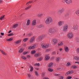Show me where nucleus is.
Returning <instances> with one entry per match:
<instances>
[{"mask_svg":"<svg viewBox=\"0 0 79 79\" xmlns=\"http://www.w3.org/2000/svg\"><path fill=\"white\" fill-rule=\"evenodd\" d=\"M36 48V45H34L32 46H30L28 47L29 50H32V49H34V48Z\"/></svg>","mask_w":79,"mask_h":79,"instance_id":"12","label":"nucleus"},{"mask_svg":"<svg viewBox=\"0 0 79 79\" xmlns=\"http://www.w3.org/2000/svg\"><path fill=\"white\" fill-rule=\"evenodd\" d=\"M45 59V60H48L50 59V56L48 55H46Z\"/></svg>","mask_w":79,"mask_h":79,"instance_id":"16","label":"nucleus"},{"mask_svg":"<svg viewBox=\"0 0 79 79\" xmlns=\"http://www.w3.org/2000/svg\"><path fill=\"white\" fill-rule=\"evenodd\" d=\"M69 72H70L69 73H70V74H73L74 73V71L73 70H71Z\"/></svg>","mask_w":79,"mask_h":79,"instance_id":"49","label":"nucleus"},{"mask_svg":"<svg viewBox=\"0 0 79 79\" xmlns=\"http://www.w3.org/2000/svg\"><path fill=\"white\" fill-rule=\"evenodd\" d=\"M24 50V49L23 48H20V49L19 51V52L20 53H22L23 52V51Z\"/></svg>","mask_w":79,"mask_h":79,"instance_id":"21","label":"nucleus"},{"mask_svg":"<svg viewBox=\"0 0 79 79\" xmlns=\"http://www.w3.org/2000/svg\"><path fill=\"white\" fill-rule=\"evenodd\" d=\"M69 16V13H67L64 15L65 17H68Z\"/></svg>","mask_w":79,"mask_h":79,"instance_id":"39","label":"nucleus"},{"mask_svg":"<svg viewBox=\"0 0 79 79\" xmlns=\"http://www.w3.org/2000/svg\"><path fill=\"white\" fill-rule=\"evenodd\" d=\"M32 35V34L31 33H29L27 34V36H31Z\"/></svg>","mask_w":79,"mask_h":79,"instance_id":"45","label":"nucleus"},{"mask_svg":"<svg viewBox=\"0 0 79 79\" xmlns=\"http://www.w3.org/2000/svg\"><path fill=\"white\" fill-rule=\"evenodd\" d=\"M62 50H63V49H62V48H60V51H62Z\"/></svg>","mask_w":79,"mask_h":79,"instance_id":"61","label":"nucleus"},{"mask_svg":"<svg viewBox=\"0 0 79 79\" xmlns=\"http://www.w3.org/2000/svg\"><path fill=\"white\" fill-rule=\"evenodd\" d=\"M30 21H31L30 20H28L27 21V26H29V24H30Z\"/></svg>","mask_w":79,"mask_h":79,"instance_id":"26","label":"nucleus"},{"mask_svg":"<svg viewBox=\"0 0 79 79\" xmlns=\"http://www.w3.org/2000/svg\"><path fill=\"white\" fill-rule=\"evenodd\" d=\"M29 3H32V1H30L29 2Z\"/></svg>","mask_w":79,"mask_h":79,"instance_id":"63","label":"nucleus"},{"mask_svg":"<svg viewBox=\"0 0 79 79\" xmlns=\"http://www.w3.org/2000/svg\"><path fill=\"white\" fill-rule=\"evenodd\" d=\"M38 27L39 28H42V27H44V25L42 24H41L38 25Z\"/></svg>","mask_w":79,"mask_h":79,"instance_id":"20","label":"nucleus"},{"mask_svg":"<svg viewBox=\"0 0 79 79\" xmlns=\"http://www.w3.org/2000/svg\"><path fill=\"white\" fill-rule=\"evenodd\" d=\"M29 40V39L28 38H25L23 40V42H26L27 40Z\"/></svg>","mask_w":79,"mask_h":79,"instance_id":"23","label":"nucleus"},{"mask_svg":"<svg viewBox=\"0 0 79 79\" xmlns=\"http://www.w3.org/2000/svg\"><path fill=\"white\" fill-rule=\"evenodd\" d=\"M31 54L33 55L35 53V50H33L31 52Z\"/></svg>","mask_w":79,"mask_h":79,"instance_id":"33","label":"nucleus"},{"mask_svg":"<svg viewBox=\"0 0 79 79\" xmlns=\"http://www.w3.org/2000/svg\"><path fill=\"white\" fill-rule=\"evenodd\" d=\"M64 11V9L63 8L60 9L58 10V14H61Z\"/></svg>","mask_w":79,"mask_h":79,"instance_id":"8","label":"nucleus"},{"mask_svg":"<svg viewBox=\"0 0 79 79\" xmlns=\"http://www.w3.org/2000/svg\"><path fill=\"white\" fill-rule=\"evenodd\" d=\"M46 38V35H42V36H40L38 38V40L40 41H41V40H42V39H44V38Z\"/></svg>","mask_w":79,"mask_h":79,"instance_id":"9","label":"nucleus"},{"mask_svg":"<svg viewBox=\"0 0 79 79\" xmlns=\"http://www.w3.org/2000/svg\"><path fill=\"white\" fill-rule=\"evenodd\" d=\"M48 71H49V72H52V71H53V69L49 68L48 69Z\"/></svg>","mask_w":79,"mask_h":79,"instance_id":"30","label":"nucleus"},{"mask_svg":"<svg viewBox=\"0 0 79 79\" xmlns=\"http://www.w3.org/2000/svg\"><path fill=\"white\" fill-rule=\"evenodd\" d=\"M64 24V21H60L58 23V25L60 26H63Z\"/></svg>","mask_w":79,"mask_h":79,"instance_id":"10","label":"nucleus"},{"mask_svg":"<svg viewBox=\"0 0 79 79\" xmlns=\"http://www.w3.org/2000/svg\"><path fill=\"white\" fill-rule=\"evenodd\" d=\"M56 54V52H54L52 53V55H55Z\"/></svg>","mask_w":79,"mask_h":79,"instance_id":"52","label":"nucleus"},{"mask_svg":"<svg viewBox=\"0 0 79 79\" xmlns=\"http://www.w3.org/2000/svg\"><path fill=\"white\" fill-rule=\"evenodd\" d=\"M35 75H36V76H39V72H37V71H35Z\"/></svg>","mask_w":79,"mask_h":79,"instance_id":"31","label":"nucleus"},{"mask_svg":"<svg viewBox=\"0 0 79 79\" xmlns=\"http://www.w3.org/2000/svg\"><path fill=\"white\" fill-rule=\"evenodd\" d=\"M56 32V29L54 27L52 28L49 30L48 34L52 35V34H54Z\"/></svg>","mask_w":79,"mask_h":79,"instance_id":"2","label":"nucleus"},{"mask_svg":"<svg viewBox=\"0 0 79 79\" xmlns=\"http://www.w3.org/2000/svg\"><path fill=\"white\" fill-rule=\"evenodd\" d=\"M10 32H11V31L10 30V31H9L8 33H10Z\"/></svg>","mask_w":79,"mask_h":79,"instance_id":"62","label":"nucleus"},{"mask_svg":"<svg viewBox=\"0 0 79 79\" xmlns=\"http://www.w3.org/2000/svg\"><path fill=\"white\" fill-rule=\"evenodd\" d=\"M75 39H76V42H79V38L77 37V38H76Z\"/></svg>","mask_w":79,"mask_h":79,"instance_id":"37","label":"nucleus"},{"mask_svg":"<svg viewBox=\"0 0 79 79\" xmlns=\"http://www.w3.org/2000/svg\"><path fill=\"white\" fill-rule=\"evenodd\" d=\"M72 78V77L69 76L66 78V79H71Z\"/></svg>","mask_w":79,"mask_h":79,"instance_id":"46","label":"nucleus"},{"mask_svg":"<svg viewBox=\"0 0 79 79\" xmlns=\"http://www.w3.org/2000/svg\"><path fill=\"white\" fill-rule=\"evenodd\" d=\"M70 72H68L66 73V74H65V75H66V74H70V73H69Z\"/></svg>","mask_w":79,"mask_h":79,"instance_id":"51","label":"nucleus"},{"mask_svg":"<svg viewBox=\"0 0 79 79\" xmlns=\"http://www.w3.org/2000/svg\"><path fill=\"white\" fill-rule=\"evenodd\" d=\"M42 16H43V14H41L39 15H38V16L40 17Z\"/></svg>","mask_w":79,"mask_h":79,"instance_id":"50","label":"nucleus"},{"mask_svg":"<svg viewBox=\"0 0 79 79\" xmlns=\"http://www.w3.org/2000/svg\"><path fill=\"white\" fill-rule=\"evenodd\" d=\"M41 47L43 48H47L49 47V44L43 43L41 44Z\"/></svg>","mask_w":79,"mask_h":79,"instance_id":"5","label":"nucleus"},{"mask_svg":"<svg viewBox=\"0 0 79 79\" xmlns=\"http://www.w3.org/2000/svg\"><path fill=\"white\" fill-rule=\"evenodd\" d=\"M72 68L73 69H76V68H77V67L76 66L74 65L72 66Z\"/></svg>","mask_w":79,"mask_h":79,"instance_id":"43","label":"nucleus"},{"mask_svg":"<svg viewBox=\"0 0 79 79\" xmlns=\"http://www.w3.org/2000/svg\"><path fill=\"white\" fill-rule=\"evenodd\" d=\"M31 6H30L29 7H27L26 8L25 10H29V8H31Z\"/></svg>","mask_w":79,"mask_h":79,"instance_id":"44","label":"nucleus"},{"mask_svg":"<svg viewBox=\"0 0 79 79\" xmlns=\"http://www.w3.org/2000/svg\"><path fill=\"white\" fill-rule=\"evenodd\" d=\"M53 22L52 18L50 17H48L45 21L46 24H50Z\"/></svg>","mask_w":79,"mask_h":79,"instance_id":"1","label":"nucleus"},{"mask_svg":"<svg viewBox=\"0 0 79 79\" xmlns=\"http://www.w3.org/2000/svg\"><path fill=\"white\" fill-rule=\"evenodd\" d=\"M62 2L63 3L66 2L67 4H69L72 3V0H62Z\"/></svg>","mask_w":79,"mask_h":79,"instance_id":"6","label":"nucleus"},{"mask_svg":"<svg viewBox=\"0 0 79 79\" xmlns=\"http://www.w3.org/2000/svg\"><path fill=\"white\" fill-rule=\"evenodd\" d=\"M32 26H35L36 25V20H34L32 23Z\"/></svg>","mask_w":79,"mask_h":79,"instance_id":"15","label":"nucleus"},{"mask_svg":"<svg viewBox=\"0 0 79 79\" xmlns=\"http://www.w3.org/2000/svg\"><path fill=\"white\" fill-rule=\"evenodd\" d=\"M70 65H71V64L69 62L67 63L66 64V66H70Z\"/></svg>","mask_w":79,"mask_h":79,"instance_id":"41","label":"nucleus"},{"mask_svg":"<svg viewBox=\"0 0 79 79\" xmlns=\"http://www.w3.org/2000/svg\"><path fill=\"white\" fill-rule=\"evenodd\" d=\"M60 69H61L60 68H58L57 69V70H60Z\"/></svg>","mask_w":79,"mask_h":79,"instance_id":"59","label":"nucleus"},{"mask_svg":"<svg viewBox=\"0 0 79 79\" xmlns=\"http://www.w3.org/2000/svg\"><path fill=\"white\" fill-rule=\"evenodd\" d=\"M75 63H76L77 64H79V62H75Z\"/></svg>","mask_w":79,"mask_h":79,"instance_id":"58","label":"nucleus"},{"mask_svg":"<svg viewBox=\"0 0 79 79\" xmlns=\"http://www.w3.org/2000/svg\"><path fill=\"white\" fill-rule=\"evenodd\" d=\"M0 52L2 53L3 55H6V53L5 52H4L3 50H0Z\"/></svg>","mask_w":79,"mask_h":79,"instance_id":"25","label":"nucleus"},{"mask_svg":"<svg viewBox=\"0 0 79 79\" xmlns=\"http://www.w3.org/2000/svg\"><path fill=\"white\" fill-rule=\"evenodd\" d=\"M53 63H49V64L48 65V67L49 68H52V67L53 66Z\"/></svg>","mask_w":79,"mask_h":79,"instance_id":"18","label":"nucleus"},{"mask_svg":"<svg viewBox=\"0 0 79 79\" xmlns=\"http://www.w3.org/2000/svg\"><path fill=\"white\" fill-rule=\"evenodd\" d=\"M52 42H53V44H54V45H56V44H57L58 41H57V40L56 39H53L52 40Z\"/></svg>","mask_w":79,"mask_h":79,"instance_id":"13","label":"nucleus"},{"mask_svg":"<svg viewBox=\"0 0 79 79\" xmlns=\"http://www.w3.org/2000/svg\"><path fill=\"white\" fill-rule=\"evenodd\" d=\"M30 71H31V72H32V71H33V69H34V68H33V67L32 66H30Z\"/></svg>","mask_w":79,"mask_h":79,"instance_id":"28","label":"nucleus"},{"mask_svg":"<svg viewBox=\"0 0 79 79\" xmlns=\"http://www.w3.org/2000/svg\"><path fill=\"white\" fill-rule=\"evenodd\" d=\"M1 34L2 35H4V33H2V32L1 33Z\"/></svg>","mask_w":79,"mask_h":79,"instance_id":"54","label":"nucleus"},{"mask_svg":"<svg viewBox=\"0 0 79 79\" xmlns=\"http://www.w3.org/2000/svg\"><path fill=\"white\" fill-rule=\"evenodd\" d=\"M67 37L69 39H72L73 37V34L72 33H69L67 34Z\"/></svg>","mask_w":79,"mask_h":79,"instance_id":"7","label":"nucleus"},{"mask_svg":"<svg viewBox=\"0 0 79 79\" xmlns=\"http://www.w3.org/2000/svg\"><path fill=\"white\" fill-rule=\"evenodd\" d=\"M29 2H28V3H27V5H29Z\"/></svg>","mask_w":79,"mask_h":79,"instance_id":"60","label":"nucleus"},{"mask_svg":"<svg viewBox=\"0 0 79 79\" xmlns=\"http://www.w3.org/2000/svg\"><path fill=\"white\" fill-rule=\"evenodd\" d=\"M1 2H2V0H0V3H1Z\"/></svg>","mask_w":79,"mask_h":79,"instance_id":"64","label":"nucleus"},{"mask_svg":"<svg viewBox=\"0 0 79 79\" xmlns=\"http://www.w3.org/2000/svg\"><path fill=\"white\" fill-rule=\"evenodd\" d=\"M43 79H49L48 78H47V77H44L43 78Z\"/></svg>","mask_w":79,"mask_h":79,"instance_id":"57","label":"nucleus"},{"mask_svg":"<svg viewBox=\"0 0 79 79\" xmlns=\"http://www.w3.org/2000/svg\"><path fill=\"white\" fill-rule=\"evenodd\" d=\"M28 52H23V55H26V54H27V53H28Z\"/></svg>","mask_w":79,"mask_h":79,"instance_id":"40","label":"nucleus"},{"mask_svg":"<svg viewBox=\"0 0 79 79\" xmlns=\"http://www.w3.org/2000/svg\"><path fill=\"white\" fill-rule=\"evenodd\" d=\"M74 60H79V57H74Z\"/></svg>","mask_w":79,"mask_h":79,"instance_id":"32","label":"nucleus"},{"mask_svg":"<svg viewBox=\"0 0 79 79\" xmlns=\"http://www.w3.org/2000/svg\"><path fill=\"white\" fill-rule=\"evenodd\" d=\"M77 52L78 53H79V48L77 49Z\"/></svg>","mask_w":79,"mask_h":79,"instance_id":"55","label":"nucleus"},{"mask_svg":"<svg viewBox=\"0 0 79 79\" xmlns=\"http://www.w3.org/2000/svg\"><path fill=\"white\" fill-rule=\"evenodd\" d=\"M35 69H36V70H39V68H35Z\"/></svg>","mask_w":79,"mask_h":79,"instance_id":"53","label":"nucleus"},{"mask_svg":"<svg viewBox=\"0 0 79 79\" xmlns=\"http://www.w3.org/2000/svg\"><path fill=\"white\" fill-rule=\"evenodd\" d=\"M40 55H41V54L38 53L35 54V57H38V56H40Z\"/></svg>","mask_w":79,"mask_h":79,"instance_id":"17","label":"nucleus"},{"mask_svg":"<svg viewBox=\"0 0 79 79\" xmlns=\"http://www.w3.org/2000/svg\"><path fill=\"white\" fill-rule=\"evenodd\" d=\"M4 18H5V15L2 16L0 17V20H2Z\"/></svg>","mask_w":79,"mask_h":79,"instance_id":"36","label":"nucleus"},{"mask_svg":"<svg viewBox=\"0 0 79 79\" xmlns=\"http://www.w3.org/2000/svg\"><path fill=\"white\" fill-rule=\"evenodd\" d=\"M35 40V37H32V38H31L29 41V43L30 44H32V42L34 41Z\"/></svg>","mask_w":79,"mask_h":79,"instance_id":"11","label":"nucleus"},{"mask_svg":"<svg viewBox=\"0 0 79 79\" xmlns=\"http://www.w3.org/2000/svg\"><path fill=\"white\" fill-rule=\"evenodd\" d=\"M68 29V26L67 25H65L64 26L62 27V31L63 32H66Z\"/></svg>","mask_w":79,"mask_h":79,"instance_id":"3","label":"nucleus"},{"mask_svg":"<svg viewBox=\"0 0 79 79\" xmlns=\"http://www.w3.org/2000/svg\"><path fill=\"white\" fill-rule=\"evenodd\" d=\"M64 49L66 52H68L69 51V48H68V47H65L64 48Z\"/></svg>","mask_w":79,"mask_h":79,"instance_id":"19","label":"nucleus"},{"mask_svg":"<svg viewBox=\"0 0 79 79\" xmlns=\"http://www.w3.org/2000/svg\"><path fill=\"white\" fill-rule=\"evenodd\" d=\"M21 58L22 59H23V60H26V59H27V58L26 57L24 56H22Z\"/></svg>","mask_w":79,"mask_h":79,"instance_id":"34","label":"nucleus"},{"mask_svg":"<svg viewBox=\"0 0 79 79\" xmlns=\"http://www.w3.org/2000/svg\"><path fill=\"white\" fill-rule=\"evenodd\" d=\"M28 77H31V74H28Z\"/></svg>","mask_w":79,"mask_h":79,"instance_id":"56","label":"nucleus"},{"mask_svg":"<svg viewBox=\"0 0 79 79\" xmlns=\"http://www.w3.org/2000/svg\"><path fill=\"white\" fill-rule=\"evenodd\" d=\"M42 59H43V57H41L40 58H38L37 59V60L38 61H41V60H42Z\"/></svg>","mask_w":79,"mask_h":79,"instance_id":"29","label":"nucleus"},{"mask_svg":"<svg viewBox=\"0 0 79 79\" xmlns=\"http://www.w3.org/2000/svg\"><path fill=\"white\" fill-rule=\"evenodd\" d=\"M13 40V38H11L10 39H7L6 40L7 41H12V40Z\"/></svg>","mask_w":79,"mask_h":79,"instance_id":"35","label":"nucleus"},{"mask_svg":"<svg viewBox=\"0 0 79 79\" xmlns=\"http://www.w3.org/2000/svg\"><path fill=\"white\" fill-rule=\"evenodd\" d=\"M72 29L76 32L78 31V30L79 29V26L77 25H75L73 27Z\"/></svg>","mask_w":79,"mask_h":79,"instance_id":"4","label":"nucleus"},{"mask_svg":"<svg viewBox=\"0 0 79 79\" xmlns=\"http://www.w3.org/2000/svg\"><path fill=\"white\" fill-rule=\"evenodd\" d=\"M21 40H19L16 41L15 42V44H20V43H21Z\"/></svg>","mask_w":79,"mask_h":79,"instance_id":"14","label":"nucleus"},{"mask_svg":"<svg viewBox=\"0 0 79 79\" xmlns=\"http://www.w3.org/2000/svg\"><path fill=\"white\" fill-rule=\"evenodd\" d=\"M14 34L13 33H10V34H9V35H8V36H10L11 35H13Z\"/></svg>","mask_w":79,"mask_h":79,"instance_id":"47","label":"nucleus"},{"mask_svg":"<svg viewBox=\"0 0 79 79\" xmlns=\"http://www.w3.org/2000/svg\"><path fill=\"white\" fill-rule=\"evenodd\" d=\"M54 74L55 76H59L60 75V74H56V73H54Z\"/></svg>","mask_w":79,"mask_h":79,"instance_id":"42","label":"nucleus"},{"mask_svg":"<svg viewBox=\"0 0 79 79\" xmlns=\"http://www.w3.org/2000/svg\"><path fill=\"white\" fill-rule=\"evenodd\" d=\"M18 26V24H14V26H13V28H16L17 26Z\"/></svg>","mask_w":79,"mask_h":79,"instance_id":"24","label":"nucleus"},{"mask_svg":"<svg viewBox=\"0 0 79 79\" xmlns=\"http://www.w3.org/2000/svg\"><path fill=\"white\" fill-rule=\"evenodd\" d=\"M34 64L35 66H37V67H38L40 66V64L39 63H35Z\"/></svg>","mask_w":79,"mask_h":79,"instance_id":"27","label":"nucleus"},{"mask_svg":"<svg viewBox=\"0 0 79 79\" xmlns=\"http://www.w3.org/2000/svg\"><path fill=\"white\" fill-rule=\"evenodd\" d=\"M60 57H57L56 58V61L57 62H58V61H60Z\"/></svg>","mask_w":79,"mask_h":79,"instance_id":"38","label":"nucleus"},{"mask_svg":"<svg viewBox=\"0 0 79 79\" xmlns=\"http://www.w3.org/2000/svg\"><path fill=\"white\" fill-rule=\"evenodd\" d=\"M63 45V42H61L58 44V46L59 47V46H62Z\"/></svg>","mask_w":79,"mask_h":79,"instance_id":"22","label":"nucleus"},{"mask_svg":"<svg viewBox=\"0 0 79 79\" xmlns=\"http://www.w3.org/2000/svg\"><path fill=\"white\" fill-rule=\"evenodd\" d=\"M59 79H64V77L63 76H60L59 77Z\"/></svg>","mask_w":79,"mask_h":79,"instance_id":"48","label":"nucleus"}]
</instances>
